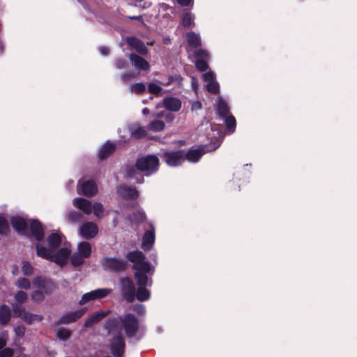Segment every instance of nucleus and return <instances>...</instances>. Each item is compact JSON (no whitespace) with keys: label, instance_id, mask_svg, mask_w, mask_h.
<instances>
[{"label":"nucleus","instance_id":"obj_1","mask_svg":"<svg viewBox=\"0 0 357 357\" xmlns=\"http://www.w3.org/2000/svg\"><path fill=\"white\" fill-rule=\"evenodd\" d=\"M109 333L112 336L109 348L114 357H121L124 352L125 342L120 334L119 329L123 328L128 337L136 335L139 328V322L135 315L127 314L116 319L107 322Z\"/></svg>","mask_w":357,"mask_h":357},{"label":"nucleus","instance_id":"obj_2","mask_svg":"<svg viewBox=\"0 0 357 357\" xmlns=\"http://www.w3.org/2000/svg\"><path fill=\"white\" fill-rule=\"evenodd\" d=\"M63 236L60 232L52 233L47 239V247L36 244L37 255L63 266L66 264L71 252L70 245L63 243Z\"/></svg>","mask_w":357,"mask_h":357},{"label":"nucleus","instance_id":"obj_3","mask_svg":"<svg viewBox=\"0 0 357 357\" xmlns=\"http://www.w3.org/2000/svg\"><path fill=\"white\" fill-rule=\"evenodd\" d=\"M127 259L134 264L135 277L139 286L135 295L136 298L141 302L146 301L149 299L151 296L149 291L144 287L146 285H151L146 275L151 271V265L144 261L145 256L141 251L128 252Z\"/></svg>","mask_w":357,"mask_h":357},{"label":"nucleus","instance_id":"obj_4","mask_svg":"<svg viewBox=\"0 0 357 357\" xmlns=\"http://www.w3.org/2000/svg\"><path fill=\"white\" fill-rule=\"evenodd\" d=\"M159 160L155 155H147L137 160L136 167L128 169L126 176L133 179L137 183L143 181V177L139 172H143L146 175L155 172L158 169Z\"/></svg>","mask_w":357,"mask_h":357},{"label":"nucleus","instance_id":"obj_5","mask_svg":"<svg viewBox=\"0 0 357 357\" xmlns=\"http://www.w3.org/2000/svg\"><path fill=\"white\" fill-rule=\"evenodd\" d=\"M206 128H211L212 134H208L207 137L211 142L213 143V148L204 149V147L199 148L197 149H190L186 153H184L185 159L190 162H197L207 151L215 150L220 145V139L222 138V132L218 126H212L211 124L206 123Z\"/></svg>","mask_w":357,"mask_h":357},{"label":"nucleus","instance_id":"obj_6","mask_svg":"<svg viewBox=\"0 0 357 357\" xmlns=\"http://www.w3.org/2000/svg\"><path fill=\"white\" fill-rule=\"evenodd\" d=\"M91 254V244L86 241H82L77 243L76 250L70 257V262L74 266H81L84 264L85 259L90 257Z\"/></svg>","mask_w":357,"mask_h":357},{"label":"nucleus","instance_id":"obj_7","mask_svg":"<svg viewBox=\"0 0 357 357\" xmlns=\"http://www.w3.org/2000/svg\"><path fill=\"white\" fill-rule=\"evenodd\" d=\"M111 292L112 290L108 288H100L87 292L82 296L79 304L82 305L101 299L107 296Z\"/></svg>","mask_w":357,"mask_h":357},{"label":"nucleus","instance_id":"obj_8","mask_svg":"<svg viewBox=\"0 0 357 357\" xmlns=\"http://www.w3.org/2000/svg\"><path fill=\"white\" fill-rule=\"evenodd\" d=\"M12 309L15 317H20L24 321L31 324L34 321H40L42 319L41 316L33 314L27 311L21 305L16 303L12 304Z\"/></svg>","mask_w":357,"mask_h":357},{"label":"nucleus","instance_id":"obj_9","mask_svg":"<svg viewBox=\"0 0 357 357\" xmlns=\"http://www.w3.org/2000/svg\"><path fill=\"white\" fill-rule=\"evenodd\" d=\"M77 192L86 197H93L98 192V187L92 180L82 178L79 181Z\"/></svg>","mask_w":357,"mask_h":357},{"label":"nucleus","instance_id":"obj_10","mask_svg":"<svg viewBox=\"0 0 357 357\" xmlns=\"http://www.w3.org/2000/svg\"><path fill=\"white\" fill-rule=\"evenodd\" d=\"M163 157L165 162L171 167L178 166L185 160L184 153L181 151L165 152Z\"/></svg>","mask_w":357,"mask_h":357},{"label":"nucleus","instance_id":"obj_11","mask_svg":"<svg viewBox=\"0 0 357 357\" xmlns=\"http://www.w3.org/2000/svg\"><path fill=\"white\" fill-rule=\"evenodd\" d=\"M105 270L118 271L124 268L126 262L118 257H105L102 261Z\"/></svg>","mask_w":357,"mask_h":357},{"label":"nucleus","instance_id":"obj_12","mask_svg":"<svg viewBox=\"0 0 357 357\" xmlns=\"http://www.w3.org/2000/svg\"><path fill=\"white\" fill-rule=\"evenodd\" d=\"M121 284L123 296L128 302H132L135 296V288L132 282L128 278H122Z\"/></svg>","mask_w":357,"mask_h":357},{"label":"nucleus","instance_id":"obj_13","mask_svg":"<svg viewBox=\"0 0 357 357\" xmlns=\"http://www.w3.org/2000/svg\"><path fill=\"white\" fill-rule=\"evenodd\" d=\"M98 231V226L91 222L84 223L79 229V233L82 237L86 239L94 238Z\"/></svg>","mask_w":357,"mask_h":357},{"label":"nucleus","instance_id":"obj_14","mask_svg":"<svg viewBox=\"0 0 357 357\" xmlns=\"http://www.w3.org/2000/svg\"><path fill=\"white\" fill-rule=\"evenodd\" d=\"M196 57L195 66L197 69L201 71H204L208 68L207 61L210 59L208 53L204 50H197L195 52Z\"/></svg>","mask_w":357,"mask_h":357},{"label":"nucleus","instance_id":"obj_15","mask_svg":"<svg viewBox=\"0 0 357 357\" xmlns=\"http://www.w3.org/2000/svg\"><path fill=\"white\" fill-rule=\"evenodd\" d=\"M215 78V74L212 71L207 72L203 75L206 89L213 93H216L219 91V84L216 82Z\"/></svg>","mask_w":357,"mask_h":357},{"label":"nucleus","instance_id":"obj_16","mask_svg":"<svg viewBox=\"0 0 357 357\" xmlns=\"http://www.w3.org/2000/svg\"><path fill=\"white\" fill-rule=\"evenodd\" d=\"M118 195L126 199H136L139 196L137 190L132 187L121 185L117 188Z\"/></svg>","mask_w":357,"mask_h":357},{"label":"nucleus","instance_id":"obj_17","mask_svg":"<svg viewBox=\"0 0 357 357\" xmlns=\"http://www.w3.org/2000/svg\"><path fill=\"white\" fill-rule=\"evenodd\" d=\"M155 230L153 227L145 231L142 237V248L144 251L150 250L155 242Z\"/></svg>","mask_w":357,"mask_h":357},{"label":"nucleus","instance_id":"obj_18","mask_svg":"<svg viewBox=\"0 0 357 357\" xmlns=\"http://www.w3.org/2000/svg\"><path fill=\"white\" fill-rule=\"evenodd\" d=\"M129 58L132 66L135 68L142 70H148L149 69V63L142 57L136 54H130Z\"/></svg>","mask_w":357,"mask_h":357},{"label":"nucleus","instance_id":"obj_19","mask_svg":"<svg viewBox=\"0 0 357 357\" xmlns=\"http://www.w3.org/2000/svg\"><path fill=\"white\" fill-rule=\"evenodd\" d=\"M73 205L85 214H90L92 212V206L90 201L84 198H76L73 200Z\"/></svg>","mask_w":357,"mask_h":357},{"label":"nucleus","instance_id":"obj_20","mask_svg":"<svg viewBox=\"0 0 357 357\" xmlns=\"http://www.w3.org/2000/svg\"><path fill=\"white\" fill-rule=\"evenodd\" d=\"M127 43L132 49L135 50L138 53L145 55L147 50L144 43L139 39L134 37L127 38Z\"/></svg>","mask_w":357,"mask_h":357},{"label":"nucleus","instance_id":"obj_21","mask_svg":"<svg viewBox=\"0 0 357 357\" xmlns=\"http://www.w3.org/2000/svg\"><path fill=\"white\" fill-rule=\"evenodd\" d=\"M85 313V310L84 308L77 310L73 312H70L66 315H64L61 318V323L68 324L70 323H73L77 319H79Z\"/></svg>","mask_w":357,"mask_h":357},{"label":"nucleus","instance_id":"obj_22","mask_svg":"<svg viewBox=\"0 0 357 357\" xmlns=\"http://www.w3.org/2000/svg\"><path fill=\"white\" fill-rule=\"evenodd\" d=\"M163 105L168 110L177 112L181 107V102L176 98L169 97L164 99Z\"/></svg>","mask_w":357,"mask_h":357},{"label":"nucleus","instance_id":"obj_23","mask_svg":"<svg viewBox=\"0 0 357 357\" xmlns=\"http://www.w3.org/2000/svg\"><path fill=\"white\" fill-rule=\"evenodd\" d=\"M108 314L107 311H98L93 313L84 322L85 327H91L94 324L98 322Z\"/></svg>","mask_w":357,"mask_h":357},{"label":"nucleus","instance_id":"obj_24","mask_svg":"<svg viewBox=\"0 0 357 357\" xmlns=\"http://www.w3.org/2000/svg\"><path fill=\"white\" fill-rule=\"evenodd\" d=\"M30 230L36 240H40L43 236V230L39 222L32 220L30 222Z\"/></svg>","mask_w":357,"mask_h":357},{"label":"nucleus","instance_id":"obj_25","mask_svg":"<svg viewBox=\"0 0 357 357\" xmlns=\"http://www.w3.org/2000/svg\"><path fill=\"white\" fill-rule=\"evenodd\" d=\"M115 150V145L114 144L107 142H106L99 151V157L100 159H105L107 158L109 155H111Z\"/></svg>","mask_w":357,"mask_h":357},{"label":"nucleus","instance_id":"obj_26","mask_svg":"<svg viewBox=\"0 0 357 357\" xmlns=\"http://www.w3.org/2000/svg\"><path fill=\"white\" fill-rule=\"evenodd\" d=\"M11 225L17 231H23L27 226L25 220L20 216H15L11 219Z\"/></svg>","mask_w":357,"mask_h":357},{"label":"nucleus","instance_id":"obj_27","mask_svg":"<svg viewBox=\"0 0 357 357\" xmlns=\"http://www.w3.org/2000/svg\"><path fill=\"white\" fill-rule=\"evenodd\" d=\"M186 40L190 46L197 47L201 45L200 36L195 32H189L186 34Z\"/></svg>","mask_w":357,"mask_h":357},{"label":"nucleus","instance_id":"obj_28","mask_svg":"<svg viewBox=\"0 0 357 357\" xmlns=\"http://www.w3.org/2000/svg\"><path fill=\"white\" fill-rule=\"evenodd\" d=\"M11 317V312L10 307L6 305L0 307V324H6L8 323Z\"/></svg>","mask_w":357,"mask_h":357},{"label":"nucleus","instance_id":"obj_29","mask_svg":"<svg viewBox=\"0 0 357 357\" xmlns=\"http://www.w3.org/2000/svg\"><path fill=\"white\" fill-rule=\"evenodd\" d=\"M217 112L218 114L222 116L225 117L227 116L228 112H229V107L227 102L223 100L222 98H220L218 100V105H217Z\"/></svg>","mask_w":357,"mask_h":357},{"label":"nucleus","instance_id":"obj_30","mask_svg":"<svg viewBox=\"0 0 357 357\" xmlns=\"http://www.w3.org/2000/svg\"><path fill=\"white\" fill-rule=\"evenodd\" d=\"M55 335L59 340L66 341L70 337L72 331L68 328H58L55 331Z\"/></svg>","mask_w":357,"mask_h":357},{"label":"nucleus","instance_id":"obj_31","mask_svg":"<svg viewBox=\"0 0 357 357\" xmlns=\"http://www.w3.org/2000/svg\"><path fill=\"white\" fill-rule=\"evenodd\" d=\"M195 15L190 13H185L182 16L181 23L185 27H191L194 25Z\"/></svg>","mask_w":357,"mask_h":357},{"label":"nucleus","instance_id":"obj_32","mask_svg":"<svg viewBox=\"0 0 357 357\" xmlns=\"http://www.w3.org/2000/svg\"><path fill=\"white\" fill-rule=\"evenodd\" d=\"M129 90L132 93H135L141 94V93H144L146 91V84L144 83H143V82H138V83H135V84H132L130 85Z\"/></svg>","mask_w":357,"mask_h":357},{"label":"nucleus","instance_id":"obj_33","mask_svg":"<svg viewBox=\"0 0 357 357\" xmlns=\"http://www.w3.org/2000/svg\"><path fill=\"white\" fill-rule=\"evenodd\" d=\"M92 211L97 218H101L104 215L105 208L102 204L95 202L92 206Z\"/></svg>","mask_w":357,"mask_h":357},{"label":"nucleus","instance_id":"obj_34","mask_svg":"<svg viewBox=\"0 0 357 357\" xmlns=\"http://www.w3.org/2000/svg\"><path fill=\"white\" fill-rule=\"evenodd\" d=\"M15 285L19 289H29L31 287L30 281L25 278H20L15 282Z\"/></svg>","mask_w":357,"mask_h":357},{"label":"nucleus","instance_id":"obj_35","mask_svg":"<svg viewBox=\"0 0 357 357\" xmlns=\"http://www.w3.org/2000/svg\"><path fill=\"white\" fill-rule=\"evenodd\" d=\"M225 118V122L229 132H233L236 128V120L233 116H227Z\"/></svg>","mask_w":357,"mask_h":357},{"label":"nucleus","instance_id":"obj_36","mask_svg":"<svg viewBox=\"0 0 357 357\" xmlns=\"http://www.w3.org/2000/svg\"><path fill=\"white\" fill-rule=\"evenodd\" d=\"M146 131L142 127L132 128L131 130L132 136L137 139L144 137Z\"/></svg>","mask_w":357,"mask_h":357},{"label":"nucleus","instance_id":"obj_37","mask_svg":"<svg viewBox=\"0 0 357 357\" xmlns=\"http://www.w3.org/2000/svg\"><path fill=\"white\" fill-rule=\"evenodd\" d=\"M165 128V123L160 120H155L151 123L150 128L153 131H160Z\"/></svg>","mask_w":357,"mask_h":357},{"label":"nucleus","instance_id":"obj_38","mask_svg":"<svg viewBox=\"0 0 357 357\" xmlns=\"http://www.w3.org/2000/svg\"><path fill=\"white\" fill-rule=\"evenodd\" d=\"M14 298L15 301L19 303H24L26 301L28 296L26 293L23 291H18L15 293Z\"/></svg>","mask_w":357,"mask_h":357},{"label":"nucleus","instance_id":"obj_39","mask_svg":"<svg viewBox=\"0 0 357 357\" xmlns=\"http://www.w3.org/2000/svg\"><path fill=\"white\" fill-rule=\"evenodd\" d=\"M33 266L30 264L29 262L26 261H23L22 271L24 275H31L33 273Z\"/></svg>","mask_w":357,"mask_h":357},{"label":"nucleus","instance_id":"obj_40","mask_svg":"<svg viewBox=\"0 0 357 357\" xmlns=\"http://www.w3.org/2000/svg\"><path fill=\"white\" fill-rule=\"evenodd\" d=\"M8 229V223L7 220L2 215H0V234H5Z\"/></svg>","mask_w":357,"mask_h":357},{"label":"nucleus","instance_id":"obj_41","mask_svg":"<svg viewBox=\"0 0 357 357\" xmlns=\"http://www.w3.org/2000/svg\"><path fill=\"white\" fill-rule=\"evenodd\" d=\"M80 215L75 211H70L66 215L68 221L72 222H78L80 220Z\"/></svg>","mask_w":357,"mask_h":357},{"label":"nucleus","instance_id":"obj_42","mask_svg":"<svg viewBox=\"0 0 357 357\" xmlns=\"http://www.w3.org/2000/svg\"><path fill=\"white\" fill-rule=\"evenodd\" d=\"M148 91L151 93L158 94L162 91V88L158 84L152 82L149 84Z\"/></svg>","mask_w":357,"mask_h":357},{"label":"nucleus","instance_id":"obj_43","mask_svg":"<svg viewBox=\"0 0 357 357\" xmlns=\"http://www.w3.org/2000/svg\"><path fill=\"white\" fill-rule=\"evenodd\" d=\"M145 218V214L142 211H138L137 214H133L132 216H130L129 219L131 221H142Z\"/></svg>","mask_w":357,"mask_h":357},{"label":"nucleus","instance_id":"obj_44","mask_svg":"<svg viewBox=\"0 0 357 357\" xmlns=\"http://www.w3.org/2000/svg\"><path fill=\"white\" fill-rule=\"evenodd\" d=\"M31 298L34 301H41L44 298L43 294L41 291L36 290L31 294Z\"/></svg>","mask_w":357,"mask_h":357},{"label":"nucleus","instance_id":"obj_45","mask_svg":"<svg viewBox=\"0 0 357 357\" xmlns=\"http://www.w3.org/2000/svg\"><path fill=\"white\" fill-rule=\"evenodd\" d=\"M15 333L16 336L21 337L24 335L25 332V327L24 326L20 325L17 326L14 328Z\"/></svg>","mask_w":357,"mask_h":357},{"label":"nucleus","instance_id":"obj_46","mask_svg":"<svg viewBox=\"0 0 357 357\" xmlns=\"http://www.w3.org/2000/svg\"><path fill=\"white\" fill-rule=\"evenodd\" d=\"M8 339V333L6 332L0 333V349L6 346Z\"/></svg>","mask_w":357,"mask_h":357},{"label":"nucleus","instance_id":"obj_47","mask_svg":"<svg viewBox=\"0 0 357 357\" xmlns=\"http://www.w3.org/2000/svg\"><path fill=\"white\" fill-rule=\"evenodd\" d=\"M33 283L36 287L41 288L44 287L45 280L41 277H36L33 280Z\"/></svg>","mask_w":357,"mask_h":357},{"label":"nucleus","instance_id":"obj_48","mask_svg":"<svg viewBox=\"0 0 357 357\" xmlns=\"http://www.w3.org/2000/svg\"><path fill=\"white\" fill-rule=\"evenodd\" d=\"M115 66L118 69L126 68L128 66V63L123 59H117L115 62Z\"/></svg>","mask_w":357,"mask_h":357},{"label":"nucleus","instance_id":"obj_49","mask_svg":"<svg viewBox=\"0 0 357 357\" xmlns=\"http://www.w3.org/2000/svg\"><path fill=\"white\" fill-rule=\"evenodd\" d=\"M134 310L138 314H144L145 313V307L143 305L139 304L136 305L134 307Z\"/></svg>","mask_w":357,"mask_h":357},{"label":"nucleus","instance_id":"obj_50","mask_svg":"<svg viewBox=\"0 0 357 357\" xmlns=\"http://www.w3.org/2000/svg\"><path fill=\"white\" fill-rule=\"evenodd\" d=\"M178 3L182 6H192L193 0H176Z\"/></svg>","mask_w":357,"mask_h":357},{"label":"nucleus","instance_id":"obj_51","mask_svg":"<svg viewBox=\"0 0 357 357\" xmlns=\"http://www.w3.org/2000/svg\"><path fill=\"white\" fill-rule=\"evenodd\" d=\"M191 85L192 89L195 91V93H197L199 86V82L196 78L192 77Z\"/></svg>","mask_w":357,"mask_h":357},{"label":"nucleus","instance_id":"obj_52","mask_svg":"<svg viewBox=\"0 0 357 357\" xmlns=\"http://www.w3.org/2000/svg\"><path fill=\"white\" fill-rule=\"evenodd\" d=\"M202 108V104L199 101H195L192 102L191 106L192 111H197Z\"/></svg>","mask_w":357,"mask_h":357},{"label":"nucleus","instance_id":"obj_53","mask_svg":"<svg viewBox=\"0 0 357 357\" xmlns=\"http://www.w3.org/2000/svg\"><path fill=\"white\" fill-rule=\"evenodd\" d=\"M99 50L100 54L103 56H106L109 54V49L107 47H100Z\"/></svg>","mask_w":357,"mask_h":357},{"label":"nucleus","instance_id":"obj_54","mask_svg":"<svg viewBox=\"0 0 357 357\" xmlns=\"http://www.w3.org/2000/svg\"><path fill=\"white\" fill-rule=\"evenodd\" d=\"M130 77H132V75L129 74V73H125V74L121 75V80H123L124 82L127 81V79H128Z\"/></svg>","mask_w":357,"mask_h":357},{"label":"nucleus","instance_id":"obj_55","mask_svg":"<svg viewBox=\"0 0 357 357\" xmlns=\"http://www.w3.org/2000/svg\"><path fill=\"white\" fill-rule=\"evenodd\" d=\"M142 112L144 114H146L149 113V109L147 108H144L143 110H142Z\"/></svg>","mask_w":357,"mask_h":357},{"label":"nucleus","instance_id":"obj_56","mask_svg":"<svg viewBox=\"0 0 357 357\" xmlns=\"http://www.w3.org/2000/svg\"><path fill=\"white\" fill-rule=\"evenodd\" d=\"M167 7H168V6H167V5H165V4H162V5H161V6H160V8H161L162 9H163V10H166V9H167Z\"/></svg>","mask_w":357,"mask_h":357},{"label":"nucleus","instance_id":"obj_57","mask_svg":"<svg viewBox=\"0 0 357 357\" xmlns=\"http://www.w3.org/2000/svg\"><path fill=\"white\" fill-rule=\"evenodd\" d=\"M130 18H132V19H140L141 17L140 16H137V17L135 16V17H131Z\"/></svg>","mask_w":357,"mask_h":357},{"label":"nucleus","instance_id":"obj_58","mask_svg":"<svg viewBox=\"0 0 357 357\" xmlns=\"http://www.w3.org/2000/svg\"><path fill=\"white\" fill-rule=\"evenodd\" d=\"M172 82V77H169V82H168V84H169V83H170V82Z\"/></svg>","mask_w":357,"mask_h":357},{"label":"nucleus","instance_id":"obj_59","mask_svg":"<svg viewBox=\"0 0 357 357\" xmlns=\"http://www.w3.org/2000/svg\"><path fill=\"white\" fill-rule=\"evenodd\" d=\"M16 270H17V268H15V270L13 271V273L15 274V272H16Z\"/></svg>","mask_w":357,"mask_h":357},{"label":"nucleus","instance_id":"obj_60","mask_svg":"<svg viewBox=\"0 0 357 357\" xmlns=\"http://www.w3.org/2000/svg\"><path fill=\"white\" fill-rule=\"evenodd\" d=\"M16 270H17V268H15V270L13 271V273L15 274V272H16Z\"/></svg>","mask_w":357,"mask_h":357},{"label":"nucleus","instance_id":"obj_61","mask_svg":"<svg viewBox=\"0 0 357 357\" xmlns=\"http://www.w3.org/2000/svg\"><path fill=\"white\" fill-rule=\"evenodd\" d=\"M16 270H17V268H15V270L13 271V273L15 274V272H16Z\"/></svg>","mask_w":357,"mask_h":357},{"label":"nucleus","instance_id":"obj_62","mask_svg":"<svg viewBox=\"0 0 357 357\" xmlns=\"http://www.w3.org/2000/svg\"><path fill=\"white\" fill-rule=\"evenodd\" d=\"M105 357H109V356H105Z\"/></svg>","mask_w":357,"mask_h":357}]
</instances>
